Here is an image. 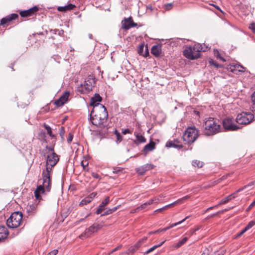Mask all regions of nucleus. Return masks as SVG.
Masks as SVG:
<instances>
[{"label":"nucleus","instance_id":"nucleus-1","mask_svg":"<svg viewBox=\"0 0 255 255\" xmlns=\"http://www.w3.org/2000/svg\"><path fill=\"white\" fill-rule=\"evenodd\" d=\"M47 151L46 160V168L42 172L43 183L39 185L34 192V195L37 200H40V194L43 193L45 191L49 192L51 188L50 173L52 168L59 161L58 155L55 153L53 148L46 147Z\"/></svg>","mask_w":255,"mask_h":255},{"label":"nucleus","instance_id":"nucleus-2","mask_svg":"<svg viewBox=\"0 0 255 255\" xmlns=\"http://www.w3.org/2000/svg\"><path fill=\"white\" fill-rule=\"evenodd\" d=\"M108 113L105 107L103 105H98L93 108L90 114V120L92 123L97 127L103 125L107 122Z\"/></svg>","mask_w":255,"mask_h":255},{"label":"nucleus","instance_id":"nucleus-3","mask_svg":"<svg viewBox=\"0 0 255 255\" xmlns=\"http://www.w3.org/2000/svg\"><path fill=\"white\" fill-rule=\"evenodd\" d=\"M208 49V46L204 44L203 45L196 43L192 46L186 47L183 51L185 57L190 60L196 59L200 57L202 51H206Z\"/></svg>","mask_w":255,"mask_h":255},{"label":"nucleus","instance_id":"nucleus-4","mask_svg":"<svg viewBox=\"0 0 255 255\" xmlns=\"http://www.w3.org/2000/svg\"><path fill=\"white\" fill-rule=\"evenodd\" d=\"M204 126V133L206 135H214L221 131L220 125L213 118L206 119Z\"/></svg>","mask_w":255,"mask_h":255},{"label":"nucleus","instance_id":"nucleus-5","mask_svg":"<svg viewBox=\"0 0 255 255\" xmlns=\"http://www.w3.org/2000/svg\"><path fill=\"white\" fill-rule=\"evenodd\" d=\"M198 137V130L195 127H189L183 135V139L186 143H193Z\"/></svg>","mask_w":255,"mask_h":255},{"label":"nucleus","instance_id":"nucleus-6","mask_svg":"<svg viewBox=\"0 0 255 255\" xmlns=\"http://www.w3.org/2000/svg\"><path fill=\"white\" fill-rule=\"evenodd\" d=\"M95 83V78L93 76L89 75L82 84L77 87V90L81 93H88L91 91Z\"/></svg>","mask_w":255,"mask_h":255},{"label":"nucleus","instance_id":"nucleus-7","mask_svg":"<svg viewBox=\"0 0 255 255\" xmlns=\"http://www.w3.org/2000/svg\"><path fill=\"white\" fill-rule=\"evenodd\" d=\"M22 219V214L20 212L13 213L10 217L7 220V226L10 228H16L19 227Z\"/></svg>","mask_w":255,"mask_h":255},{"label":"nucleus","instance_id":"nucleus-8","mask_svg":"<svg viewBox=\"0 0 255 255\" xmlns=\"http://www.w3.org/2000/svg\"><path fill=\"white\" fill-rule=\"evenodd\" d=\"M254 118L253 114L249 112H243L237 115L236 121L240 125H248L251 123Z\"/></svg>","mask_w":255,"mask_h":255},{"label":"nucleus","instance_id":"nucleus-9","mask_svg":"<svg viewBox=\"0 0 255 255\" xmlns=\"http://www.w3.org/2000/svg\"><path fill=\"white\" fill-rule=\"evenodd\" d=\"M223 128L225 130L235 131L241 128V127L235 123L233 118H227L222 121Z\"/></svg>","mask_w":255,"mask_h":255},{"label":"nucleus","instance_id":"nucleus-10","mask_svg":"<svg viewBox=\"0 0 255 255\" xmlns=\"http://www.w3.org/2000/svg\"><path fill=\"white\" fill-rule=\"evenodd\" d=\"M100 229V226L98 224H94L89 228H87L85 232L79 236L81 239L88 238L93 233L97 232Z\"/></svg>","mask_w":255,"mask_h":255},{"label":"nucleus","instance_id":"nucleus-11","mask_svg":"<svg viewBox=\"0 0 255 255\" xmlns=\"http://www.w3.org/2000/svg\"><path fill=\"white\" fill-rule=\"evenodd\" d=\"M122 28L125 30H128L131 27H135L137 25L136 23L133 21L131 17L128 18H124L122 21Z\"/></svg>","mask_w":255,"mask_h":255},{"label":"nucleus","instance_id":"nucleus-12","mask_svg":"<svg viewBox=\"0 0 255 255\" xmlns=\"http://www.w3.org/2000/svg\"><path fill=\"white\" fill-rule=\"evenodd\" d=\"M154 167V165L153 164L147 163L136 168L135 170L138 174L139 175H143L146 171L153 169Z\"/></svg>","mask_w":255,"mask_h":255},{"label":"nucleus","instance_id":"nucleus-13","mask_svg":"<svg viewBox=\"0 0 255 255\" xmlns=\"http://www.w3.org/2000/svg\"><path fill=\"white\" fill-rule=\"evenodd\" d=\"M69 95H70V93L69 92H68V91L65 92L59 98V99H58L55 101V104L58 107L62 106L67 101Z\"/></svg>","mask_w":255,"mask_h":255},{"label":"nucleus","instance_id":"nucleus-14","mask_svg":"<svg viewBox=\"0 0 255 255\" xmlns=\"http://www.w3.org/2000/svg\"><path fill=\"white\" fill-rule=\"evenodd\" d=\"M228 70L236 74H238L240 72H244L245 68L239 64H231L229 66Z\"/></svg>","mask_w":255,"mask_h":255},{"label":"nucleus","instance_id":"nucleus-15","mask_svg":"<svg viewBox=\"0 0 255 255\" xmlns=\"http://www.w3.org/2000/svg\"><path fill=\"white\" fill-rule=\"evenodd\" d=\"M18 17V15L16 13H12L2 18L0 20V24L3 25L8 24L12 20L16 19Z\"/></svg>","mask_w":255,"mask_h":255},{"label":"nucleus","instance_id":"nucleus-16","mask_svg":"<svg viewBox=\"0 0 255 255\" xmlns=\"http://www.w3.org/2000/svg\"><path fill=\"white\" fill-rule=\"evenodd\" d=\"M38 10L37 6H34L29 9L20 11L19 14L21 17H28L34 14Z\"/></svg>","mask_w":255,"mask_h":255},{"label":"nucleus","instance_id":"nucleus-17","mask_svg":"<svg viewBox=\"0 0 255 255\" xmlns=\"http://www.w3.org/2000/svg\"><path fill=\"white\" fill-rule=\"evenodd\" d=\"M102 101V97L98 94H95L94 97H92L90 101V105L93 108L98 105H101L99 103Z\"/></svg>","mask_w":255,"mask_h":255},{"label":"nucleus","instance_id":"nucleus-18","mask_svg":"<svg viewBox=\"0 0 255 255\" xmlns=\"http://www.w3.org/2000/svg\"><path fill=\"white\" fill-rule=\"evenodd\" d=\"M110 202V197H107L104 201H103L101 204L99 205V207L96 211L97 214H101L102 211L104 210L105 207Z\"/></svg>","mask_w":255,"mask_h":255},{"label":"nucleus","instance_id":"nucleus-19","mask_svg":"<svg viewBox=\"0 0 255 255\" xmlns=\"http://www.w3.org/2000/svg\"><path fill=\"white\" fill-rule=\"evenodd\" d=\"M8 232L6 227L0 226V241L6 239L8 236Z\"/></svg>","mask_w":255,"mask_h":255},{"label":"nucleus","instance_id":"nucleus-20","mask_svg":"<svg viewBox=\"0 0 255 255\" xmlns=\"http://www.w3.org/2000/svg\"><path fill=\"white\" fill-rule=\"evenodd\" d=\"M190 197H191V196H190V195L185 196L183 197V198H181L177 200V201L173 202L172 203L168 204L165 206L166 207V208H168V207H170L176 205L177 204H182L185 200L190 198Z\"/></svg>","mask_w":255,"mask_h":255},{"label":"nucleus","instance_id":"nucleus-21","mask_svg":"<svg viewBox=\"0 0 255 255\" xmlns=\"http://www.w3.org/2000/svg\"><path fill=\"white\" fill-rule=\"evenodd\" d=\"M74 7H75V5H74L73 4H71V3H70V4H68V5L64 6H59L57 8V9L59 11L65 12V11H68V10H72Z\"/></svg>","mask_w":255,"mask_h":255},{"label":"nucleus","instance_id":"nucleus-22","mask_svg":"<svg viewBox=\"0 0 255 255\" xmlns=\"http://www.w3.org/2000/svg\"><path fill=\"white\" fill-rule=\"evenodd\" d=\"M134 135L136 137V139L134 141L135 143L139 144L141 143L145 142L146 141V139L141 134H139L137 132H134Z\"/></svg>","mask_w":255,"mask_h":255},{"label":"nucleus","instance_id":"nucleus-23","mask_svg":"<svg viewBox=\"0 0 255 255\" xmlns=\"http://www.w3.org/2000/svg\"><path fill=\"white\" fill-rule=\"evenodd\" d=\"M155 148V143L153 141H151L148 144H146L143 148V151L145 152H148L152 151Z\"/></svg>","mask_w":255,"mask_h":255},{"label":"nucleus","instance_id":"nucleus-24","mask_svg":"<svg viewBox=\"0 0 255 255\" xmlns=\"http://www.w3.org/2000/svg\"><path fill=\"white\" fill-rule=\"evenodd\" d=\"M189 218V216H187L185 218H184V219H183L182 220L178 222H177V223H174V224H171L170 225H169V226L168 227H166L164 228H163V229H161V231H166L169 229H170V228H172L174 227H175L178 225H180L181 224V223H182L183 222H184L186 219H187L188 218Z\"/></svg>","mask_w":255,"mask_h":255},{"label":"nucleus","instance_id":"nucleus-25","mask_svg":"<svg viewBox=\"0 0 255 255\" xmlns=\"http://www.w3.org/2000/svg\"><path fill=\"white\" fill-rule=\"evenodd\" d=\"M151 53L156 57L159 56L161 53L160 47L157 45L153 46L151 49Z\"/></svg>","mask_w":255,"mask_h":255},{"label":"nucleus","instance_id":"nucleus-26","mask_svg":"<svg viewBox=\"0 0 255 255\" xmlns=\"http://www.w3.org/2000/svg\"><path fill=\"white\" fill-rule=\"evenodd\" d=\"M235 198L234 194H231L221 200L219 204V205L224 204L231 200L232 199Z\"/></svg>","mask_w":255,"mask_h":255},{"label":"nucleus","instance_id":"nucleus-27","mask_svg":"<svg viewBox=\"0 0 255 255\" xmlns=\"http://www.w3.org/2000/svg\"><path fill=\"white\" fill-rule=\"evenodd\" d=\"M165 242V241H164L160 244L157 245H155V246H153L152 247L150 248L149 249H148L147 251H146L145 252L144 255L151 253V252L153 251L154 250H155L157 248L160 247Z\"/></svg>","mask_w":255,"mask_h":255},{"label":"nucleus","instance_id":"nucleus-28","mask_svg":"<svg viewBox=\"0 0 255 255\" xmlns=\"http://www.w3.org/2000/svg\"><path fill=\"white\" fill-rule=\"evenodd\" d=\"M166 146L167 147H173L178 148H181L182 147V146L181 145H178L172 141L167 142L166 144Z\"/></svg>","mask_w":255,"mask_h":255},{"label":"nucleus","instance_id":"nucleus-29","mask_svg":"<svg viewBox=\"0 0 255 255\" xmlns=\"http://www.w3.org/2000/svg\"><path fill=\"white\" fill-rule=\"evenodd\" d=\"M187 237H184L182 240L179 241L175 245V248L178 249L184 245L188 240Z\"/></svg>","mask_w":255,"mask_h":255},{"label":"nucleus","instance_id":"nucleus-30","mask_svg":"<svg viewBox=\"0 0 255 255\" xmlns=\"http://www.w3.org/2000/svg\"><path fill=\"white\" fill-rule=\"evenodd\" d=\"M192 165L195 167L198 168L202 167L203 165V162L199 160H194L192 161Z\"/></svg>","mask_w":255,"mask_h":255},{"label":"nucleus","instance_id":"nucleus-31","mask_svg":"<svg viewBox=\"0 0 255 255\" xmlns=\"http://www.w3.org/2000/svg\"><path fill=\"white\" fill-rule=\"evenodd\" d=\"M44 127L45 128V129L47 130V133L51 137H54V135L52 134V130L51 128L48 126L47 125L44 124Z\"/></svg>","mask_w":255,"mask_h":255},{"label":"nucleus","instance_id":"nucleus-32","mask_svg":"<svg viewBox=\"0 0 255 255\" xmlns=\"http://www.w3.org/2000/svg\"><path fill=\"white\" fill-rule=\"evenodd\" d=\"M252 100L253 102V105L252 107V111L255 114V92L253 94L252 96Z\"/></svg>","mask_w":255,"mask_h":255},{"label":"nucleus","instance_id":"nucleus-33","mask_svg":"<svg viewBox=\"0 0 255 255\" xmlns=\"http://www.w3.org/2000/svg\"><path fill=\"white\" fill-rule=\"evenodd\" d=\"M119 208V206L115 207L112 209H109L108 211H107L104 214V215H108L112 214L114 212L116 211Z\"/></svg>","mask_w":255,"mask_h":255},{"label":"nucleus","instance_id":"nucleus-34","mask_svg":"<svg viewBox=\"0 0 255 255\" xmlns=\"http://www.w3.org/2000/svg\"><path fill=\"white\" fill-rule=\"evenodd\" d=\"M255 225V222L254 221H251L249 223V224L245 227L246 230H249L250 229L252 228Z\"/></svg>","mask_w":255,"mask_h":255},{"label":"nucleus","instance_id":"nucleus-35","mask_svg":"<svg viewBox=\"0 0 255 255\" xmlns=\"http://www.w3.org/2000/svg\"><path fill=\"white\" fill-rule=\"evenodd\" d=\"M158 199H151L150 200H149L148 201L146 202V203H147V205H150L151 204H152L153 203L155 202V203H157L158 202Z\"/></svg>","mask_w":255,"mask_h":255},{"label":"nucleus","instance_id":"nucleus-36","mask_svg":"<svg viewBox=\"0 0 255 255\" xmlns=\"http://www.w3.org/2000/svg\"><path fill=\"white\" fill-rule=\"evenodd\" d=\"M209 63L211 65H213L216 67H220V65L217 64L216 62H215L213 60L211 59L209 61Z\"/></svg>","mask_w":255,"mask_h":255},{"label":"nucleus","instance_id":"nucleus-37","mask_svg":"<svg viewBox=\"0 0 255 255\" xmlns=\"http://www.w3.org/2000/svg\"><path fill=\"white\" fill-rule=\"evenodd\" d=\"M249 27L254 33H255V23L253 22L250 24Z\"/></svg>","mask_w":255,"mask_h":255},{"label":"nucleus","instance_id":"nucleus-38","mask_svg":"<svg viewBox=\"0 0 255 255\" xmlns=\"http://www.w3.org/2000/svg\"><path fill=\"white\" fill-rule=\"evenodd\" d=\"M87 204H88V203L87 202V201L86 199L85 198V199H83L80 202V203H79V205L81 206H82L86 205Z\"/></svg>","mask_w":255,"mask_h":255},{"label":"nucleus","instance_id":"nucleus-39","mask_svg":"<svg viewBox=\"0 0 255 255\" xmlns=\"http://www.w3.org/2000/svg\"><path fill=\"white\" fill-rule=\"evenodd\" d=\"M144 48V46L143 45H141L140 47H139V49L138 50V53H139L140 55H142L143 56H144L145 54H144L143 52H142V51H143V49Z\"/></svg>","mask_w":255,"mask_h":255},{"label":"nucleus","instance_id":"nucleus-40","mask_svg":"<svg viewBox=\"0 0 255 255\" xmlns=\"http://www.w3.org/2000/svg\"><path fill=\"white\" fill-rule=\"evenodd\" d=\"M147 203L145 202L144 204L141 205L139 207H137V209L141 210L145 208L147 206Z\"/></svg>","mask_w":255,"mask_h":255},{"label":"nucleus","instance_id":"nucleus-41","mask_svg":"<svg viewBox=\"0 0 255 255\" xmlns=\"http://www.w3.org/2000/svg\"><path fill=\"white\" fill-rule=\"evenodd\" d=\"M73 135L71 134V133H69V135H68V138H67V142L69 143H70L72 139H73Z\"/></svg>","mask_w":255,"mask_h":255},{"label":"nucleus","instance_id":"nucleus-42","mask_svg":"<svg viewBox=\"0 0 255 255\" xmlns=\"http://www.w3.org/2000/svg\"><path fill=\"white\" fill-rule=\"evenodd\" d=\"M92 176L94 178H96V179H100V176L99 175V174H97V173H95V172H93L92 173Z\"/></svg>","mask_w":255,"mask_h":255},{"label":"nucleus","instance_id":"nucleus-43","mask_svg":"<svg viewBox=\"0 0 255 255\" xmlns=\"http://www.w3.org/2000/svg\"><path fill=\"white\" fill-rule=\"evenodd\" d=\"M58 253V250H54L50 252L47 255H56Z\"/></svg>","mask_w":255,"mask_h":255},{"label":"nucleus","instance_id":"nucleus-44","mask_svg":"<svg viewBox=\"0 0 255 255\" xmlns=\"http://www.w3.org/2000/svg\"><path fill=\"white\" fill-rule=\"evenodd\" d=\"M122 133L124 134H126L127 133H131V131L129 129L127 128L123 130Z\"/></svg>","mask_w":255,"mask_h":255},{"label":"nucleus","instance_id":"nucleus-45","mask_svg":"<svg viewBox=\"0 0 255 255\" xmlns=\"http://www.w3.org/2000/svg\"><path fill=\"white\" fill-rule=\"evenodd\" d=\"M247 231V230H246V229L245 228L241 232H240L238 234L237 237L241 236L242 235H243Z\"/></svg>","mask_w":255,"mask_h":255},{"label":"nucleus","instance_id":"nucleus-46","mask_svg":"<svg viewBox=\"0 0 255 255\" xmlns=\"http://www.w3.org/2000/svg\"><path fill=\"white\" fill-rule=\"evenodd\" d=\"M255 205V200L249 206L247 210L249 211L251 210L254 206Z\"/></svg>","mask_w":255,"mask_h":255},{"label":"nucleus","instance_id":"nucleus-47","mask_svg":"<svg viewBox=\"0 0 255 255\" xmlns=\"http://www.w3.org/2000/svg\"><path fill=\"white\" fill-rule=\"evenodd\" d=\"M123 139V137L120 134H119L117 136V141L120 142H121Z\"/></svg>","mask_w":255,"mask_h":255},{"label":"nucleus","instance_id":"nucleus-48","mask_svg":"<svg viewBox=\"0 0 255 255\" xmlns=\"http://www.w3.org/2000/svg\"><path fill=\"white\" fill-rule=\"evenodd\" d=\"M97 192H93L91 194H90L89 196L90 197H91L92 199H93V198L97 195Z\"/></svg>","mask_w":255,"mask_h":255},{"label":"nucleus","instance_id":"nucleus-49","mask_svg":"<svg viewBox=\"0 0 255 255\" xmlns=\"http://www.w3.org/2000/svg\"><path fill=\"white\" fill-rule=\"evenodd\" d=\"M64 128L61 127L60 128V134L61 136H62L64 134Z\"/></svg>","mask_w":255,"mask_h":255},{"label":"nucleus","instance_id":"nucleus-50","mask_svg":"<svg viewBox=\"0 0 255 255\" xmlns=\"http://www.w3.org/2000/svg\"><path fill=\"white\" fill-rule=\"evenodd\" d=\"M172 7V4L171 3H168L166 5V8L167 9H170Z\"/></svg>","mask_w":255,"mask_h":255},{"label":"nucleus","instance_id":"nucleus-51","mask_svg":"<svg viewBox=\"0 0 255 255\" xmlns=\"http://www.w3.org/2000/svg\"><path fill=\"white\" fill-rule=\"evenodd\" d=\"M87 201L88 203H90L93 199H91V197H90L89 196L85 198Z\"/></svg>","mask_w":255,"mask_h":255},{"label":"nucleus","instance_id":"nucleus-52","mask_svg":"<svg viewBox=\"0 0 255 255\" xmlns=\"http://www.w3.org/2000/svg\"><path fill=\"white\" fill-rule=\"evenodd\" d=\"M254 184V182H252L250 183L248 185H246L244 187V188H246L248 186H251Z\"/></svg>","mask_w":255,"mask_h":255},{"label":"nucleus","instance_id":"nucleus-53","mask_svg":"<svg viewBox=\"0 0 255 255\" xmlns=\"http://www.w3.org/2000/svg\"><path fill=\"white\" fill-rule=\"evenodd\" d=\"M167 208H166V206H164L163 207V208H161L160 209H157L156 211H162L163 210H165Z\"/></svg>","mask_w":255,"mask_h":255},{"label":"nucleus","instance_id":"nucleus-54","mask_svg":"<svg viewBox=\"0 0 255 255\" xmlns=\"http://www.w3.org/2000/svg\"><path fill=\"white\" fill-rule=\"evenodd\" d=\"M198 230V228H197L195 230H191V231H190L191 233L190 234V235H191L192 234H193L194 233H195Z\"/></svg>","mask_w":255,"mask_h":255},{"label":"nucleus","instance_id":"nucleus-55","mask_svg":"<svg viewBox=\"0 0 255 255\" xmlns=\"http://www.w3.org/2000/svg\"><path fill=\"white\" fill-rule=\"evenodd\" d=\"M139 209H137V208L136 209L131 211L130 213H133L136 212L137 211H139Z\"/></svg>","mask_w":255,"mask_h":255},{"label":"nucleus","instance_id":"nucleus-56","mask_svg":"<svg viewBox=\"0 0 255 255\" xmlns=\"http://www.w3.org/2000/svg\"><path fill=\"white\" fill-rule=\"evenodd\" d=\"M120 248V246H119V247H117L116 248H115V249L113 251V252H115V251H117V250H119Z\"/></svg>","mask_w":255,"mask_h":255},{"label":"nucleus","instance_id":"nucleus-57","mask_svg":"<svg viewBox=\"0 0 255 255\" xmlns=\"http://www.w3.org/2000/svg\"><path fill=\"white\" fill-rule=\"evenodd\" d=\"M160 232H162L161 231V229H159V230H157L154 231V233H159Z\"/></svg>","mask_w":255,"mask_h":255},{"label":"nucleus","instance_id":"nucleus-58","mask_svg":"<svg viewBox=\"0 0 255 255\" xmlns=\"http://www.w3.org/2000/svg\"><path fill=\"white\" fill-rule=\"evenodd\" d=\"M88 164V163L86 165H84L83 161L81 162V165L84 168H85V166Z\"/></svg>","mask_w":255,"mask_h":255},{"label":"nucleus","instance_id":"nucleus-59","mask_svg":"<svg viewBox=\"0 0 255 255\" xmlns=\"http://www.w3.org/2000/svg\"><path fill=\"white\" fill-rule=\"evenodd\" d=\"M115 134L116 135V136L119 135V134H120V133L117 131V130H116L115 132Z\"/></svg>","mask_w":255,"mask_h":255},{"label":"nucleus","instance_id":"nucleus-60","mask_svg":"<svg viewBox=\"0 0 255 255\" xmlns=\"http://www.w3.org/2000/svg\"><path fill=\"white\" fill-rule=\"evenodd\" d=\"M89 37L90 39H92L93 38L92 34H89Z\"/></svg>","mask_w":255,"mask_h":255},{"label":"nucleus","instance_id":"nucleus-61","mask_svg":"<svg viewBox=\"0 0 255 255\" xmlns=\"http://www.w3.org/2000/svg\"><path fill=\"white\" fill-rule=\"evenodd\" d=\"M220 180H218L215 181V185L219 183Z\"/></svg>","mask_w":255,"mask_h":255},{"label":"nucleus","instance_id":"nucleus-62","mask_svg":"<svg viewBox=\"0 0 255 255\" xmlns=\"http://www.w3.org/2000/svg\"><path fill=\"white\" fill-rule=\"evenodd\" d=\"M215 206H214V207H211L210 208H209L207 210H211V209H212L213 208H214Z\"/></svg>","mask_w":255,"mask_h":255},{"label":"nucleus","instance_id":"nucleus-63","mask_svg":"<svg viewBox=\"0 0 255 255\" xmlns=\"http://www.w3.org/2000/svg\"><path fill=\"white\" fill-rule=\"evenodd\" d=\"M154 232H150L149 234H154Z\"/></svg>","mask_w":255,"mask_h":255},{"label":"nucleus","instance_id":"nucleus-64","mask_svg":"<svg viewBox=\"0 0 255 255\" xmlns=\"http://www.w3.org/2000/svg\"><path fill=\"white\" fill-rule=\"evenodd\" d=\"M84 219H81V220L79 221V222H82V221H84Z\"/></svg>","mask_w":255,"mask_h":255}]
</instances>
